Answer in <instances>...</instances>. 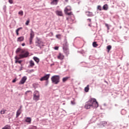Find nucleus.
<instances>
[{"label":"nucleus","instance_id":"obj_24","mask_svg":"<svg viewBox=\"0 0 129 129\" xmlns=\"http://www.w3.org/2000/svg\"><path fill=\"white\" fill-rule=\"evenodd\" d=\"M97 46H98V44H97V43H96V42H93V46L94 48H96V47H97Z\"/></svg>","mask_w":129,"mask_h":129},{"label":"nucleus","instance_id":"obj_53","mask_svg":"<svg viewBox=\"0 0 129 129\" xmlns=\"http://www.w3.org/2000/svg\"><path fill=\"white\" fill-rule=\"evenodd\" d=\"M117 105H116V104H115V106H116Z\"/></svg>","mask_w":129,"mask_h":129},{"label":"nucleus","instance_id":"obj_17","mask_svg":"<svg viewBox=\"0 0 129 129\" xmlns=\"http://www.w3.org/2000/svg\"><path fill=\"white\" fill-rule=\"evenodd\" d=\"M56 15H57V16H59L60 17H62V16H63V15L62 14V12L61 11H57L56 12Z\"/></svg>","mask_w":129,"mask_h":129},{"label":"nucleus","instance_id":"obj_14","mask_svg":"<svg viewBox=\"0 0 129 129\" xmlns=\"http://www.w3.org/2000/svg\"><path fill=\"white\" fill-rule=\"evenodd\" d=\"M25 38L24 36H21L17 38V42H23L24 41Z\"/></svg>","mask_w":129,"mask_h":129},{"label":"nucleus","instance_id":"obj_4","mask_svg":"<svg viewBox=\"0 0 129 129\" xmlns=\"http://www.w3.org/2000/svg\"><path fill=\"white\" fill-rule=\"evenodd\" d=\"M29 55H30L29 51L25 50H21V54H19V57L24 59V58H27V57H29Z\"/></svg>","mask_w":129,"mask_h":129},{"label":"nucleus","instance_id":"obj_8","mask_svg":"<svg viewBox=\"0 0 129 129\" xmlns=\"http://www.w3.org/2000/svg\"><path fill=\"white\" fill-rule=\"evenodd\" d=\"M50 78V74L45 75L40 79V81H44V80L47 81Z\"/></svg>","mask_w":129,"mask_h":129},{"label":"nucleus","instance_id":"obj_35","mask_svg":"<svg viewBox=\"0 0 129 129\" xmlns=\"http://www.w3.org/2000/svg\"><path fill=\"white\" fill-rule=\"evenodd\" d=\"M71 104H72V105H75V102L74 101H71Z\"/></svg>","mask_w":129,"mask_h":129},{"label":"nucleus","instance_id":"obj_26","mask_svg":"<svg viewBox=\"0 0 129 129\" xmlns=\"http://www.w3.org/2000/svg\"><path fill=\"white\" fill-rule=\"evenodd\" d=\"M107 49L108 51H110V50H111V45H108L107 46Z\"/></svg>","mask_w":129,"mask_h":129},{"label":"nucleus","instance_id":"obj_3","mask_svg":"<svg viewBox=\"0 0 129 129\" xmlns=\"http://www.w3.org/2000/svg\"><path fill=\"white\" fill-rule=\"evenodd\" d=\"M51 80L52 83H54V84L57 85L59 82H60V76L59 75H55L53 76L51 78Z\"/></svg>","mask_w":129,"mask_h":129},{"label":"nucleus","instance_id":"obj_48","mask_svg":"<svg viewBox=\"0 0 129 129\" xmlns=\"http://www.w3.org/2000/svg\"><path fill=\"white\" fill-rule=\"evenodd\" d=\"M107 28L108 30H109V27L108 26V27H107Z\"/></svg>","mask_w":129,"mask_h":129},{"label":"nucleus","instance_id":"obj_43","mask_svg":"<svg viewBox=\"0 0 129 129\" xmlns=\"http://www.w3.org/2000/svg\"><path fill=\"white\" fill-rule=\"evenodd\" d=\"M123 111H125V110H124V109H122L121 111V114H122V112Z\"/></svg>","mask_w":129,"mask_h":129},{"label":"nucleus","instance_id":"obj_10","mask_svg":"<svg viewBox=\"0 0 129 129\" xmlns=\"http://www.w3.org/2000/svg\"><path fill=\"white\" fill-rule=\"evenodd\" d=\"M85 13L87 17H93V16H94V15H93V13L91 12L86 11Z\"/></svg>","mask_w":129,"mask_h":129},{"label":"nucleus","instance_id":"obj_29","mask_svg":"<svg viewBox=\"0 0 129 129\" xmlns=\"http://www.w3.org/2000/svg\"><path fill=\"white\" fill-rule=\"evenodd\" d=\"M22 62V60H15V63H19V64H21Z\"/></svg>","mask_w":129,"mask_h":129},{"label":"nucleus","instance_id":"obj_27","mask_svg":"<svg viewBox=\"0 0 129 129\" xmlns=\"http://www.w3.org/2000/svg\"><path fill=\"white\" fill-rule=\"evenodd\" d=\"M19 15H20V16H23L24 15V12H23V11H20L18 13Z\"/></svg>","mask_w":129,"mask_h":129},{"label":"nucleus","instance_id":"obj_54","mask_svg":"<svg viewBox=\"0 0 129 129\" xmlns=\"http://www.w3.org/2000/svg\"><path fill=\"white\" fill-rule=\"evenodd\" d=\"M128 117H129V116H128Z\"/></svg>","mask_w":129,"mask_h":129},{"label":"nucleus","instance_id":"obj_42","mask_svg":"<svg viewBox=\"0 0 129 129\" xmlns=\"http://www.w3.org/2000/svg\"><path fill=\"white\" fill-rule=\"evenodd\" d=\"M59 37H60V35H56V38H57V39H59Z\"/></svg>","mask_w":129,"mask_h":129},{"label":"nucleus","instance_id":"obj_28","mask_svg":"<svg viewBox=\"0 0 129 129\" xmlns=\"http://www.w3.org/2000/svg\"><path fill=\"white\" fill-rule=\"evenodd\" d=\"M66 14V15H67L68 16H71L72 15V12H67V13H64Z\"/></svg>","mask_w":129,"mask_h":129},{"label":"nucleus","instance_id":"obj_51","mask_svg":"<svg viewBox=\"0 0 129 129\" xmlns=\"http://www.w3.org/2000/svg\"><path fill=\"white\" fill-rule=\"evenodd\" d=\"M22 68L20 69V71H22Z\"/></svg>","mask_w":129,"mask_h":129},{"label":"nucleus","instance_id":"obj_45","mask_svg":"<svg viewBox=\"0 0 129 129\" xmlns=\"http://www.w3.org/2000/svg\"><path fill=\"white\" fill-rule=\"evenodd\" d=\"M103 105H104V106H107V105H106V103H104V104H103Z\"/></svg>","mask_w":129,"mask_h":129},{"label":"nucleus","instance_id":"obj_41","mask_svg":"<svg viewBox=\"0 0 129 129\" xmlns=\"http://www.w3.org/2000/svg\"><path fill=\"white\" fill-rule=\"evenodd\" d=\"M32 129H37V126H33L32 127Z\"/></svg>","mask_w":129,"mask_h":129},{"label":"nucleus","instance_id":"obj_12","mask_svg":"<svg viewBox=\"0 0 129 129\" xmlns=\"http://www.w3.org/2000/svg\"><path fill=\"white\" fill-rule=\"evenodd\" d=\"M57 58L59 59V60H63L64 59V55L61 54V53H59V55L57 56Z\"/></svg>","mask_w":129,"mask_h":129},{"label":"nucleus","instance_id":"obj_22","mask_svg":"<svg viewBox=\"0 0 129 129\" xmlns=\"http://www.w3.org/2000/svg\"><path fill=\"white\" fill-rule=\"evenodd\" d=\"M107 9H108V7L106 4L104 5L103 7V10L104 11H107Z\"/></svg>","mask_w":129,"mask_h":129},{"label":"nucleus","instance_id":"obj_52","mask_svg":"<svg viewBox=\"0 0 129 129\" xmlns=\"http://www.w3.org/2000/svg\"><path fill=\"white\" fill-rule=\"evenodd\" d=\"M105 82H106V83H107V82H106V81H105Z\"/></svg>","mask_w":129,"mask_h":129},{"label":"nucleus","instance_id":"obj_5","mask_svg":"<svg viewBox=\"0 0 129 129\" xmlns=\"http://www.w3.org/2000/svg\"><path fill=\"white\" fill-rule=\"evenodd\" d=\"M33 100L38 101L40 99V93L38 91H35L33 94Z\"/></svg>","mask_w":129,"mask_h":129},{"label":"nucleus","instance_id":"obj_36","mask_svg":"<svg viewBox=\"0 0 129 129\" xmlns=\"http://www.w3.org/2000/svg\"><path fill=\"white\" fill-rule=\"evenodd\" d=\"M48 84H49V81H46L45 82V86H47V85H48Z\"/></svg>","mask_w":129,"mask_h":129},{"label":"nucleus","instance_id":"obj_37","mask_svg":"<svg viewBox=\"0 0 129 129\" xmlns=\"http://www.w3.org/2000/svg\"><path fill=\"white\" fill-rule=\"evenodd\" d=\"M17 78L14 79L13 81L12 82L13 83H15V82H16V81H17Z\"/></svg>","mask_w":129,"mask_h":129},{"label":"nucleus","instance_id":"obj_2","mask_svg":"<svg viewBox=\"0 0 129 129\" xmlns=\"http://www.w3.org/2000/svg\"><path fill=\"white\" fill-rule=\"evenodd\" d=\"M62 49L66 55L68 56V54H69V46L68 42H67V39L66 38L64 39V43L63 44Z\"/></svg>","mask_w":129,"mask_h":129},{"label":"nucleus","instance_id":"obj_16","mask_svg":"<svg viewBox=\"0 0 129 129\" xmlns=\"http://www.w3.org/2000/svg\"><path fill=\"white\" fill-rule=\"evenodd\" d=\"M25 121L26 122L31 123V121H32V119L31 118V117H27L25 119Z\"/></svg>","mask_w":129,"mask_h":129},{"label":"nucleus","instance_id":"obj_23","mask_svg":"<svg viewBox=\"0 0 129 129\" xmlns=\"http://www.w3.org/2000/svg\"><path fill=\"white\" fill-rule=\"evenodd\" d=\"M22 29H23L22 27H20V28H18L16 30V33L18 35H19V31H20V30H22Z\"/></svg>","mask_w":129,"mask_h":129},{"label":"nucleus","instance_id":"obj_39","mask_svg":"<svg viewBox=\"0 0 129 129\" xmlns=\"http://www.w3.org/2000/svg\"><path fill=\"white\" fill-rule=\"evenodd\" d=\"M9 3H10L11 4H13V0H9Z\"/></svg>","mask_w":129,"mask_h":129},{"label":"nucleus","instance_id":"obj_50","mask_svg":"<svg viewBox=\"0 0 129 129\" xmlns=\"http://www.w3.org/2000/svg\"><path fill=\"white\" fill-rule=\"evenodd\" d=\"M65 1L67 3L68 2V0H65Z\"/></svg>","mask_w":129,"mask_h":129},{"label":"nucleus","instance_id":"obj_13","mask_svg":"<svg viewBox=\"0 0 129 129\" xmlns=\"http://www.w3.org/2000/svg\"><path fill=\"white\" fill-rule=\"evenodd\" d=\"M52 1L51 2V5H54L55 6H57L58 5V2L59 0H52Z\"/></svg>","mask_w":129,"mask_h":129},{"label":"nucleus","instance_id":"obj_21","mask_svg":"<svg viewBox=\"0 0 129 129\" xmlns=\"http://www.w3.org/2000/svg\"><path fill=\"white\" fill-rule=\"evenodd\" d=\"M69 79V77H66L62 78V82H66Z\"/></svg>","mask_w":129,"mask_h":129},{"label":"nucleus","instance_id":"obj_49","mask_svg":"<svg viewBox=\"0 0 129 129\" xmlns=\"http://www.w3.org/2000/svg\"><path fill=\"white\" fill-rule=\"evenodd\" d=\"M54 66V63L51 64V66Z\"/></svg>","mask_w":129,"mask_h":129},{"label":"nucleus","instance_id":"obj_9","mask_svg":"<svg viewBox=\"0 0 129 129\" xmlns=\"http://www.w3.org/2000/svg\"><path fill=\"white\" fill-rule=\"evenodd\" d=\"M27 80V77L24 76L19 82V84H24Z\"/></svg>","mask_w":129,"mask_h":129},{"label":"nucleus","instance_id":"obj_6","mask_svg":"<svg viewBox=\"0 0 129 129\" xmlns=\"http://www.w3.org/2000/svg\"><path fill=\"white\" fill-rule=\"evenodd\" d=\"M37 41H36V46L37 47H39L41 49V46H43V42L42 41V39L39 38H37Z\"/></svg>","mask_w":129,"mask_h":129},{"label":"nucleus","instance_id":"obj_20","mask_svg":"<svg viewBox=\"0 0 129 129\" xmlns=\"http://www.w3.org/2000/svg\"><path fill=\"white\" fill-rule=\"evenodd\" d=\"M85 92H88L89 91V85H88L85 88Z\"/></svg>","mask_w":129,"mask_h":129},{"label":"nucleus","instance_id":"obj_25","mask_svg":"<svg viewBox=\"0 0 129 129\" xmlns=\"http://www.w3.org/2000/svg\"><path fill=\"white\" fill-rule=\"evenodd\" d=\"M15 60H17V61H19V60H20V59H23V58H21V56H19V57L17 56H16L15 57Z\"/></svg>","mask_w":129,"mask_h":129},{"label":"nucleus","instance_id":"obj_32","mask_svg":"<svg viewBox=\"0 0 129 129\" xmlns=\"http://www.w3.org/2000/svg\"><path fill=\"white\" fill-rule=\"evenodd\" d=\"M30 23V20H27L25 23V25L26 26H28L29 25V24Z\"/></svg>","mask_w":129,"mask_h":129},{"label":"nucleus","instance_id":"obj_7","mask_svg":"<svg viewBox=\"0 0 129 129\" xmlns=\"http://www.w3.org/2000/svg\"><path fill=\"white\" fill-rule=\"evenodd\" d=\"M34 36H35V34H34V31H33V30L31 29L30 37L29 38L30 45H32L33 44L32 43V42L33 41Z\"/></svg>","mask_w":129,"mask_h":129},{"label":"nucleus","instance_id":"obj_1","mask_svg":"<svg viewBox=\"0 0 129 129\" xmlns=\"http://www.w3.org/2000/svg\"><path fill=\"white\" fill-rule=\"evenodd\" d=\"M98 107V102L96 101V99L91 98L86 103L85 108L86 109L89 108H97Z\"/></svg>","mask_w":129,"mask_h":129},{"label":"nucleus","instance_id":"obj_15","mask_svg":"<svg viewBox=\"0 0 129 129\" xmlns=\"http://www.w3.org/2000/svg\"><path fill=\"white\" fill-rule=\"evenodd\" d=\"M33 60H34V61H35V62H36V63H39V62H40V59L37 56H34Z\"/></svg>","mask_w":129,"mask_h":129},{"label":"nucleus","instance_id":"obj_38","mask_svg":"<svg viewBox=\"0 0 129 129\" xmlns=\"http://www.w3.org/2000/svg\"><path fill=\"white\" fill-rule=\"evenodd\" d=\"M78 52H79V53H81V54H83V53H84V51L83 50H81Z\"/></svg>","mask_w":129,"mask_h":129},{"label":"nucleus","instance_id":"obj_46","mask_svg":"<svg viewBox=\"0 0 129 129\" xmlns=\"http://www.w3.org/2000/svg\"><path fill=\"white\" fill-rule=\"evenodd\" d=\"M88 21H89V22H91V19H88Z\"/></svg>","mask_w":129,"mask_h":129},{"label":"nucleus","instance_id":"obj_11","mask_svg":"<svg viewBox=\"0 0 129 129\" xmlns=\"http://www.w3.org/2000/svg\"><path fill=\"white\" fill-rule=\"evenodd\" d=\"M70 11H71V7L67 6L64 9V13L70 12Z\"/></svg>","mask_w":129,"mask_h":129},{"label":"nucleus","instance_id":"obj_18","mask_svg":"<svg viewBox=\"0 0 129 129\" xmlns=\"http://www.w3.org/2000/svg\"><path fill=\"white\" fill-rule=\"evenodd\" d=\"M29 63L30 67H33V66H35V63L33 62V60H31Z\"/></svg>","mask_w":129,"mask_h":129},{"label":"nucleus","instance_id":"obj_40","mask_svg":"<svg viewBox=\"0 0 129 129\" xmlns=\"http://www.w3.org/2000/svg\"><path fill=\"white\" fill-rule=\"evenodd\" d=\"M58 49H59V47H58V46H55L54 47V50H58Z\"/></svg>","mask_w":129,"mask_h":129},{"label":"nucleus","instance_id":"obj_47","mask_svg":"<svg viewBox=\"0 0 129 129\" xmlns=\"http://www.w3.org/2000/svg\"><path fill=\"white\" fill-rule=\"evenodd\" d=\"M105 26H106V27H107V28L108 27V24H105Z\"/></svg>","mask_w":129,"mask_h":129},{"label":"nucleus","instance_id":"obj_34","mask_svg":"<svg viewBox=\"0 0 129 129\" xmlns=\"http://www.w3.org/2000/svg\"><path fill=\"white\" fill-rule=\"evenodd\" d=\"M22 107H23V106L22 105H21L20 106V108L18 110H19V111H21L22 112Z\"/></svg>","mask_w":129,"mask_h":129},{"label":"nucleus","instance_id":"obj_44","mask_svg":"<svg viewBox=\"0 0 129 129\" xmlns=\"http://www.w3.org/2000/svg\"><path fill=\"white\" fill-rule=\"evenodd\" d=\"M25 45H26V44H25V43H22V46L23 47H24V46H25Z\"/></svg>","mask_w":129,"mask_h":129},{"label":"nucleus","instance_id":"obj_33","mask_svg":"<svg viewBox=\"0 0 129 129\" xmlns=\"http://www.w3.org/2000/svg\"><path fill=\"white\" fill-rule=\"evenodd\" d=\"M5 111L4 110H2L1 111V114H5Z\"/></svg>","mask_w":129,"mask_h":129},{"label":"nucleus","instance_id":"obj_30","mask_svg":"<svg viewBox=\"0 0 129 129\" xmlns=\"http://www.w3.org/2000/svg\"><path fill=\"white\" fill-rule=\"evenodd\" d=\"M21 48H18L16 50V53H19L21 51Z\"/></svg>","mask_w":129,"mask_h":129},{"label":"nucleus","instance_id":"obj_19","mask_svg":"<svg viewBox=\"0 0 129 129\" xmlns=\"http://www.w3.org/2000/svg\"><path fill=\"white\" fill-rule=\"evenodd\" d=\"M22 113V111L17 110V113H16V117H19L20 116V115Z\"/></svg>","mask_w":129,"mask_h":129},{"label":"nucleus","instance_id":"obj_31","mask_svg":"<svg viewBox=\"0 0 129 129\" xmlns=\"http://www.w3.org/2000/svg\"><path fill=\"white\" fill-rule=\"evenodd\" d=\"M97 9L99 10V11H101V6L100 5L98 6Z\"/></svg>","mask_w":129,"mask_h":129}]
</instances>
